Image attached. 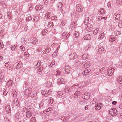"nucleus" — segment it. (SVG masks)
<instances>
[{"label":"nucleus","mask_w":122,"mask_h":122,"mask_svg":"<svg viewBox=\"0 0 122 122\" xmlns=\"http://www.w3.org/2000/svg\"><path fill=\"white\" fill-rule=\"evenodd\" d=\"M99 12L100 14H104L105 13V12L103 9L101 8L100 9L99 11Z\"/></svg>","instance_id":"29"},{"label":"nucleus","mask_w":122,"mask_h":122,"mask_svg":"<svg viewBox=\"0 0 122 122\" xmlns=\"http://www.w3.org/2000/svg\"><path fill=\"white\" fill-rule=\"evenodd\" d=\"M65 71L66 73L69 74L70 72V68L68 66H66L65 68Z\"/></svg>","instance_id":"9"},{"label":"nucleus","mask_w":122,"mask_h":122,"mask_svg":"<svg viewBox=\"0 0 122 122\" xmlns=\"http://www.w3.org/2000/svg\"><path fill=\"white\" fill-rule=\"evenodd\" d=\"M115 34L116 35V36H117L120 34H121V32L119 31H116Z\"/></svg>","instance_id":"50"},{"label":"nucleus","mask_w":122,"mask_h":122,"mask_svg":"<svg viewBox=\"0 0 122 122\" xmlns=\"http://www.w3.org/2000/svg\"><path fill=\"white\" fill-rule=\"evenodd\" d=\"M89 48V47L88 46H86L85 47L84 50H85V51H87Z\"/></svg>","instance_id":"47"},{"label":"nucleus","mask_w":122,"mask_h":122,"mask_svg":"<svg viewBox=\"0 0 122 122\" xmlns=\"http://www.w3.org/2000/svg\"><path fill=\"white\" fill-rule=\"evenodd\" d=\"M114 18L115 19L117 20L120 17V15L119 14L117 13H115L114 15Z\"/></svg>","instance_id":"11"},{"label":"nucleus","mask_w":122,"mask_h":122,"mask_svg":"<svg viewBox=\"0 0 122 122\" xmlns=\"http://www.w3.org/2000/svg\"><path fill=\"white\" fill-rule=\"evenodd\" d=\"M39 8V5H37L36 7V10L37 11L38 10H40L41 9H40Z\"/></svg>","instance_id":"56"},{"label":"nucleus","mask_w":122,"mask_h":122,"mask_svg":"<svg viewBox=\"0 0 122 122\" xmlns=\"http://www.w3.org/2000/svg\"><path fill=\"white\" fill-rule=\"evenodd\" d=\"M75 93V94H76L77 95H79L80 94V93L78 91H76Z\"/></svg>","instance_id":"63"},{"label":"nucleus","mask_w":122,"mask_h":122,"mask_svg":"<svg viewBox=\"0 0 122 122\" xmlns=\"http://www.w3.org/2000/svg\"><path fill=\"white\" fill-rule=\"evenodd\" d=\"M9 63L10 62H9L5 63V66L6 67H8L9 65Z\"/></svg>","instance_id":"55"},{"label":"nucleus","mask_w":122,"mask_h":122,"mask_svg":"<svg viewBox=\"0 0 122 122\" xmlns=\"http://www.w3.org/2000/svg\"><path fill=\"white\" fill-rule=\"evenodd\" d=\"M76 25H75V24L74 22H71V25H70V27L71 29H74L75 28Z\"/></svg>","instance_id":"20"},{"label":"nucleus","mask_w":122,"mask_h":122,"mask_svg":"<svg viewBox=\"0 0 122 122\" xmlns=\"http://www.w3.org/2000/svg\"><path fill=\"white\" fill-rule=\"evenodd\" d=\"M0 5L3 6V7H5L6 6V3L5 1H3L0 3Z\"/></svg>","instance_id":"33"},{"label":"nucleus","mask_w":122,"mask_h":122,"mask_svg":"<svg viewBox=\"0 0 122 122\" xmlns=\"http://www.w3.org/2000/svg\"><path fill=\"white\" fill-rule=\"evenodd\" d=\"M107 5L108 8H109L111 9L112 8L110 2H109L107 4Z\"/></svg>","instance_id":"36"},{"label":"nucleus","mask_w":122,"mask_h":122,"mask_svg":"<svg viewBox=\"0 0 122 122\" xmlns=\"http://www.w3.org/2000/svg\"><path fill=\"white\" fill-rule=\"evenodd\" d=\"M56 76H59L60 75L61 72L57 70L56 71Z\"/></svg>","instance_id":"38"},{"label":"nucleus","mask_w":122,"mask_h":122,"mask_svg":"<svg viewBox=\"0 0 122 122\" xmlns=\"http://www.w3.org/2000/svg\"><path fill=\"white\" fill-rule=\"evenodd\" d=\"M26 20L27 21L30 20H31V17L30 16H28L26 18Z\"/></svg>","instance_id":"44"},{"label":"nucleus","mask_w":122,"mask_h":122,"mask_svg":"<svg viewBox=\"0 0 122 122\" xmlns=\"http://www.w3.org/2000/svg\"><path fill=\"white\" fill-rule=\"evenodd\" d=\"M62 6V3L61 2H59L58 4V7L59 8H61Z\"/></svg>","instance_id":"45"},{"label":"nucleus","mask_w":122,"mask_h":122,"mask_svg":"<svg viewBox=\"0 0 122 122\" xmlns=\"http://www.w3.org/2000/svg\"><path fill=\"white\" fill-rule=\"evenodd\" d=\"M118 26L120 28H122V20H119L118 22Z\"/></svg>","instance_id":"23"},{"label":"nucleus","mask_w":122,"mask_h":122,"mask_svg":"<svg viewBox=\"0 0 122 122\" xmlns=\"http://www.w3.org/2000/svg\"><path fill=\"white\" fill-rule=\"evenodd\" d=\"M78 101L79 102V104L80 105H84L85 102L84 99L82 98L78 100Z\"/></svg>","instance_id":"6"},{"label":"nucleus","mask_w":122,"mask_h":122,"mask_svg":"<svg viewBox=\"0 0 122 122\" xmlns=\"http://www.w3.org/2000/svg\"><path fill=\"white\" fill-rule=\"evenodd\" d=\"M85 56L86 55L85 54H84L82 55V58L83 59H84L86 58V57H85Z\"/></svg>","instance_id":"62"},{"label":"nucleus","mask_w":122,"mask_h":122,"mask_svg":"<svg viewBox=\"0 0 122 122\" xmlns=\"http://www.w3.org/2000/svg\"><path fill=\"white\" fill-rule=\"evenodd\" d=\"M55 61H52L50 65V67H52L55 64Z\"/></svg>","instance_id":"43"},{"label":"nucleus","mask_w":122,"mask_h":122,"mask_svg":"<svg viewBox=\"0 0 122 122\" xmlns=\"http://www.w3.org/2000/svg\"><path fill=\"white\" fill-rule=\"evenodd\" d=\"M90 63L89 61H86L85 63H82V65L84 66L86 68L89 67L90 65Z\"/></svg>","instance_id":"7"},{"label":"nucleus","mask_w":122,"mask_h":122,"mask_svg":"<svg viewBox=\"0 0 122 122\" xmlns=\"http://www.w3.org/2000/svg\"><path fill=\"white\" fill-rule=\"evenodd\" d=\"M41 61H39L38 62H35L34 63V65L38 67H39L41 65Z\"/></svg>","instance_id":"19"},{"label":"nucleus","mask_w":122,"mask_h":122,"mask_svg":"<svg viewBox=\"0 0 122 122\" xmlns=\"http://www.w3.org/2000/svg\"><path fill=\"white\" fill-rule=\"evenodd\" d=\"M7 93V92L6 90H4L3 92L4 96H6Z\"/></svg>","instance_id":"39"},{"label":"nucleus","mask_w":122,"mask_h":122,"mask_svg":"<svg viewBox=\"0 0 122 122\" xmlns=\"http://www.w3.org/2000/svg\"><path fill=\"white\" fill-rule=\"evenodd\" d=\"M91 38V36L89 34L87 35L84 37V39L86 40H90Z\"/></svg>","instance_id":"14"},{"label":"nucleus","mask_w":122,"mask_h":122,"mask_svg":"<svg viewBox=\"0 0 122 122\" xmlns=\"http://www.w3.org/2000/svg\"><path fill=\"white\" fill-rule=\"evenodd\" d=\"M31 43L33 44H35L37 42L36 39L34 37H33V40L31 41Z\"/></svg>","instance_id":"28"},{"label":"nucleus","mask_w":122,"mask_h":122,"mask_svg":"<svg viewBox=\"0 0 122 122\" xmlns=\"http://www.w3.org/2000/svg\"><path fill=\"white\" fill-rule=\"evenodd\" d=\"M90 93L89 92L85 93L82 96V98L84 99H87L89 98Z\"/></svg>","instance_id":"4"},{"label":"nucleus","mask_w":122,"mask_h":122,"mask_svg":"<svg viewBox=\"0 0 122 122\" xmlns=\"http://www.w3.org/2000/svg\"><path fill=\"white\" fill-rule=\"evenodd\" d=\"M51 90V89H50L47 92V94L48 95H50L52 93Z\"/></svg>","instance_id":"52"},{"label":"nucleus","mask_w":122,"mask_h":122,"mask_svg":"<svg viewBox=\"0 0 122 122\" xmlns=\"http://www.w3.org/2000/svg\"><path fill=\"white\" fill-rule=\"evenodd\" d=\"M36 51L38 52H40L41 51V48L39 47L38 48H37L36 49Z\"/></svg>","instance_id":"51"},{"label":"nucleus","mask_w":122,"mask_h":122,"mask_svg":"<svg viewBox=\"0 0 122 122\" xmlns=\"http://www.w3.org/2000/svg\"><path fill=\"white\" fill-rule=\"evenodd\" d=\"M32 91V89L30 88H29L28 89H26L25 90V92L26 93V94H30Z\"/></svg>","instance_id":"15"},{"label":"nucleus","mask_w":122,"mask_h":122,"mask_svg":"<svg viewBox=\"0 0 122 122\" xmlns=\"http://www.w3.org/2000/svg\"><path fill=\"white\" fill-rule=\"evenodd\" d=\"M21 64L22 63L21 62H19L16 66V68L17 69L20 68L21 66Z\"/></svg>","instance_id":"26"},{"label":"nucleus","mask_w":122,"mask_h":122,"mask_svg":"<svg viewBox=\"0 0 122 122\" xmlns=\"http://www.w3.org/2000/svg\"><path fill=\"white\" fill-rule=\"evenodd\" d=\"M13 103L14 105L17 106L18 104V100L16 99H15L13 102Z\"/></svg>","instance_id":"16"},{"label":"nucleus","mask_w":122,"mask_h":122,"mask_svg":"<svg viewBox=\"0 0 122 122\" xmlns=\"http://www.w3.org/2000/svg\"><path fill=\"white\" fill-rule=\"evenodd\" d=\"M5 110L9 112L10 111V106L9 105H7L5 107Z\"/></svg>","instance_id":"22"},{"label":"nucleus","mask_w":122,"mask_h":122,"mask_svg":"<svg viewBox=\"0 0 122 122\" xmlns=\"http://www.w3.org/2000/svg\"><path fill=\"white\" fill-rule=\"evenodd\" d=\"M89 18L88 17H86L85 19V20L84 21V23L85 24H87L89 21Z\"/></svg>","instance_id":"31"},{"label":"nucleus","mask_w":122,"mask_h":122,"mask_svg":"<svg viewBox=\"0 0 122 122\" xmlns=\"http://www.w3.org/2000/svg\"><path fill=\"white\" fill-rule=\"evenodd\" d=\"M44 2V4L45 5H47L48 4V2L47 0H43Z\"/></svg>","instance_id":"53"},{"label":"nucleus","mask_w":122,"mask_h":122,"mask_svg":"<svg viewBox=\"0 0 122 122\" xmlns=\"http://www.w3.org/2000/svg\"><path fill=\"white\" fill-rule=\"evenodd\" d=\"M117 111L116 108H112L109 110V114L112 116H114L117 114Z\"/></svg>","instance_id":"1"},{"label":"nucleus","mask_w":122,"mask_h":122,"mask_svg":"<svg viewBox=\"0 0 122 122\" xmlns=\"http://www.w3.org/2000/svg\"><path fill=\"white\" fill-rule=\"evenodd\" d=\"M57 94L59 96H60L62 95V94L61 93V92L60 91L58 92Z\"/></svg>","instance_id":"58"},{"label":"nucleus","mask_w":122,"mask_h":122,"mask_svg":"<svg viewBox=\"0 0 122 122\" xmlns=\"http://www.w3.org/2000/svg\"><path fill=\"white\" fill-rule=\"evenodd\" d=\"M90 70L89 69L86 70L83 73V75H86L90 72Z\"/></svg>","instance_id":"27"},{"label":"nucleus","mask_w":122,"mask_h":122,"mask_svg":"<svg viewBox=\"0 0 122 122\" xmlns=\"http://www.w3.org/2000/svg\"><path fill=\"white\" fill-rule=\"evenodd\" d=\"M16 46L17 45H15L14 46H11V50L12 51L14 50Z\"/></svg>","instance_id":"35"},{"label":"nucleus","mask_w":122,"mask_h":122,"mask_svg":"<svg viewBox=\"0 0 122 122\" xmlns=\"http://www.w3.org/2000/svg\"><path fill=\"white\" fill-rule=\"evenodd\" d=\"M20 48L21 50L23 51H24L25 50V48L23 46H20Z\"/></svg>","instance_id":"46"},{"label":"nucleus","mask_w":122,"mask_h":122,"mask_svg":"<svg viewBox=\"0 0 122 122\" xmlns=\"http://www.w3.org/2000/svg\"><path fill=\"white\" fill-rule=\"evenodd\" d=\"M53 101V99L51 97H50L48 101V102L49 103H51V104L52 103Z\"/></svg>","instance_id":"37"},{"label":"nucleus","mask_w":122,"mask_h":122,"mask_svg":"<svg viewBox=\"0 0 122 122\" xmlns=\"http://www.w3.org/2000/svg\"><path fill=\"white\" fill-rule=\"evenodd\" d=\"M104 33L103 32L101 31L100 32L99 35L98 39L100 40H102L104 37Z\"/></svg>","instance_id":"12"},{"label":"nucleus","mask_w":122,"mask_h":122,"mask_svg":"<svg viewBox=\"0 0 122 122\" xmlns=\"http://www.w3.org/2000/svg\"><path fill=\"white\" fill-rule=\"evenodd\" d=\"M53 26V23L52 22H50L48 23L47 26L48 27H52Z\"/></svg>","instance_id":"30"},{"label":"nucleus","mask_w":122,"mask_h":122,"mask_svg":"<svg viewBox=\"0 0 122 122\" xmlns=\"http://www.w3.org/2000/svg\"><path fill=\"white\" fill-rule=\"evenodd\" d=\"M114 69L113 68H110L107 70V74L109 76H110L112 75L113 73Z\"/></svg>","instance_id":"5"},{"label":"nucleus","mask_w":122,"mask_h":122,"mask_svg":"<svg viewBox=\"0 0 122 122\" xmlns=\"http://www.w3.org/2000/svg\"><path fill=\"white\" fill-rule=\"evenodd\" d=\"M50 48L48 47L46 49V51L47 52H48V53L50 51Z\"/></svg>","instance_id":"61"},{"label":"nucleus","mask_w":122,"mask_h":122,"mask_svg":"<svg viewBox=\"0 0 122 122\" xmlns=\"http://www.w3.org/2000/svg\"><path fill=\"white\" fill-rule=\"evenodd\" d=\"M26 115L27 117L29 118L32 116V114L29 111H28L26 112Z\"/></svg>","instance_id":"18"},{"label":"nucleus","mask_w":122,"mask_h":122,"mask_svg":"<svg viewBox=\"0 0 122 122\" xmlns=\"http://www.w3.org/2000/svg\"><path fill=\"white\" fill-rule=\"evenodd\" d=\"M57 82L58 84H60L65 83V81H64L63 79H59L58 80Z\"/></svg>","instance_id":"10"},{"label":"nucleus","mask_w":122,"mask_h":122,"mask_svg":"<svg viewBox=\"0 0 122 122\" xmlns=\"http://www.w3.org/2000/svg\"><path fill=\"white\" fill-rule=\"evenodd\" d=\"M79 96V95H77L76 94H75V93H74V97L75 98H77L78 96Z\"/></svg>","instance_id":"59"},{"label":"nucleus","mask_w":122,"mask_h":122,"mask_svg":"<svg viewBox=\"0 0 122 122\" xmlns=\"http://www.w3.org/2000/svg\"><path fill=\"white\" fill-rule=\"evenodd\" d=\"M76 54L75 53H72L70 55H69V57L71 59H74L75 58Z\"/></svg>","instance_id":"13"},{"label":"nucleus","mask_w":122,"mask_h":122,"mask_svg":"<svg viewBox=\"0 0 122 122\" xmlns=\"http://www.w3.org/2000/svg\"><path fill=\"white\" fill-rule=\"evenodd\" d=\"M119 66H120L121 67H122V62H120L119 64Z\"/></svg>","instance_id":"64"},{"label":"nucleus","mask_w":122,"mask_h":122,"mask_svg":"<svg viewBox=\"0 0 122 122\" xmlns=\"http://www.w3.org/2000/svg\"><path fill=\"white\" fill-rule=\"evenodd\" d=\"M115 40V38H113L112 37H111H111H110L109 39V41H110L112 42L113 41H114Z\"/></svg>","instance_id":"49"},{"label":"nucleus","mask_w":122,"mask_h":122,"mask_svg":"<svg viewBox=\"0 0 122 122\" xmlns=\"http://www.w3.org/2000/svg\"><path fill=\"white\" fill-rule=\"evenodd\" d=\"M64 91L66 93H68L70 92V89L69 88H67L64 89Z\"/></svg>","instance_id":"32"},{"label":"nucleus","mask_w":122,"mask_h":122,"mask_svg":"<svg viewBox=\"0 0 122 122\" xmlns=\"http://www.w3.org/2000/svg\"><path fill=\"white\" fill-rule=\"evenodd\" d=\"M102 106V105L100 103H98L95 105V107L96 109L99 110L101 108Z\"/></svg>","instance_id":"8"},{"label":"nucleus","mask_w":122,"mask_h":122,"mask_svg":"<svg viewBox=\"0 0 122 122\" xmlns=\"http://www.w3.org/2000/svg\"><path fill=\"white\" fill-rule=\"evenodd\" d=\"M93 27V26L92 24L90 23H89L88 24L86 28V29L87 31L91 32L92 30Z\"/></svg>","instance_id":"3"},{"label":"nucleus","mask_w":122,"mask_h":122,"mask_svg":"<svg viewBox=\"0 0 122 122\" xmlns=\"http://www.w3.org/2000/svg\"><path fill=\"white\" fill-rule=\"evenodd\" d=\"M98 30L99 29L98 28H96L94 30L93 33L95 35H96L98 33Z\"/></svg>","instance_id":"34"},{"label":"nucleus","mask_w":122,"mask_h":122,"mask_svg":"<svg viewBox=\"0 0 122 122\" xmlns=\"http://www.w3.org/2000/svg\"><path fill=\"white\" fill-rule=\"evenodd\" d=\"M103 18V17L101 16H99L98 17V20L99 21L101 20Z\"/></svg>","instance_id":"57"},{"label":"nucleus","mask_w":122,"mask_h":122,"mask_svg":"<svg viewBox=\"0 0 122 122\" xmlns=\"http://www.w3.org/2000/svg\"><path fill=\"white\" fill-rule=\"evenodd\" d=\"M43 103H41L39 105V107L41 108H43Z\"/></svg>","instance_id":"48"},{"label":"nucleus","mask_w":122,"mask_h":122,"mask_svg":"<svg viewBox=\"0 0 122 122\" xmlns=\"http://www.w3.org/2000/svg\"><path fill=\"white\" fill-rule=\"evenodd\" d=\"M57 54L56 52H54L52 55V56L53 57H55L57 56Z\"/></svg>","instance_id":"54"},{"label":"nucleus","mask_w":122,"mask_h":122,"mask_svg":"<svg viewBox=\"0 0 122 122\" xmlns=\"http://www.w3.org/2000/svg\"><path fill=\"white\" fill-rule=\"evenodd\" d=\"M117 80L118 81L120 84H122V76H121L117 79Z\"/></svg>","instance_id":"17"},{"label":"nucleus","mask_w":122,"mask_h":122,"mask_svg":"<svg viewBox=\"0 0 122 122\" xmlns=\"http://www.w3.org/2000/svg\"><path fill=\"white\" fill-rule=\"evenodd\" d=\"M76 10L78 12H81L83 11V7L81 5L78 4L76 6Z\"/></svg>","instance_id":"2"},{"label":"nucleus","mask_w":122,"mask_h":122,"mask_svg":"<svg viewBox=\"0 0 122 122\" xmlns=\"http://www.w3.org/2000/svg\"><path fill=\"white\" fill-rule=\"evenodd\" d=\"M107 77L106 76H103L102 78V79L103 80H107Z\"/></svg>","instance_id":"60"},{"label":"nucleus","mask_w":122,"mask_h":122,"mask_svg":"<svg viewBox=\"0 0 122 122\" xmlns=\"http://www.w3.org/2000/svg\"><path fill=\"white\" fill-rule=\"evenodd\" d=\"M50 16V13L48 12L46 13L45 15V17L46 18L49 19Z\"/></svg>","instance_id":"25"},{"label":"nucleus","mask_w":122,"mask_h":122,"mask_svg":"<svg viewBox=\"0 0 122 122\" xmlns=\"http://www.w3.org/2000/svg\"><path fill=\"white\" fill-rule=\"evenodd\" d=\"M47 30L46 29L43 30L42 31V34L43 35H45L47 32Z\"/></svg>","instance_id":"24"},{"label":"nucleus","mask_w":122,"mask_h":122,"mask_svg":"<svg viewBox=\"0 0 122 122\" xmlns=\"http://www.w3.org/2000/svg\"><path fill=\"white\" fill-rule=\"evenodd\" d=\"M13 97H16L17 96V93L15 91H14L13 92Z\"/></svg>","instance_id":"40"},{"label":"nucleus","mask_w":122,"mask_h":122,"mask_svg":"<svg viewBox=\"0 0 122 122\" xmlns=\"http://www.w3.org/2000/svg\"><path fill=\"white\" fill-rule=\"evenodd\" d=\"M104 48L102 47H101L99 49V53L101 54L103 53L104 52Z\"/></svg>","instance_id":"21"},{"label":"nucleus","mask_w":122,"mask_h":122,"mask_svg":"<svg viewBox=\"0 0 122 122\" xmlns=\"http://www.w3.org/2000/svg\"><path fill=\"white\" fill-rule=\"evenodd\" d=\"M31 122H36L35 117H32L30 120Z\"/></svg>","instance_id":"42"},{"label":"nucleus","mask_w":122,"mask_h":122,"mask_svg":"<svg viewBox=\"0 0 122 122\" xmlns=\"http://www.w3.org/2000/svg\"><path fill=\"white\" fill-rule=\"evenodd\" d=\"M75 34L76 38H77L79 35V33L77 31L75 32Z\"/></svg>","instance_id":"41"}]
</instances>
